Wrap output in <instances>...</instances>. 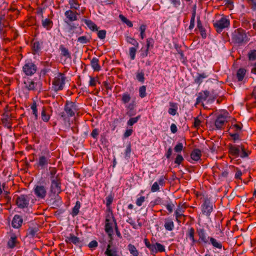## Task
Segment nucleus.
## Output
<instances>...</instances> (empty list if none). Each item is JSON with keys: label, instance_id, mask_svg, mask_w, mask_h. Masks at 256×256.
<instances>
[{"label": "nucleus", "instance_id": "1", "mask_svg": "<svg viewBox=\"0 0 256 256\" xmlns=\"http://www.w3.org/2000/svg\"><path fill=\"white\" fill-rule=\"evenodd\" d=\"M228 152L230 156L234 158L240 157L241 158H248L251 152L245 148L242 144H230L228 146Z\"/></svg>", "mask_w": 256, "mask_h": 256}, {"label": "nucleus", "instance_id": "2", "mask_svg": "<svg viewBox=\"0 0 256 256\" xmlns=\"http://www.w3.org/2000/svg\"><path fill=\"white\" fill-rule=\"evenodd\" d=\"M64 112L59 114L60 118L64 122H69V118L74 116L76 112H78V108L75 102L67 100L66 102Z\"/></svg>", "mask_w": 256, "mask_h": 256}, {"label": "nucleus", "instance_id": "3", "mask_svg": "<svg viewBox=\"0 0 256 256\" xmlns=\"http://www.w3.org/2000/svg\"><path fill=\"white\" fill-rule=\"evenodd\" d=\"M66 78L64 73L58 72L54 78L52 82V90L55 92L62 90L64 88Z\"/></svg>", "mask_w": 256, "mask_h": 256}, {"label": "nucleus", "instance_id": "4", "mask_svg": "<svg viewBox=\"0 0 256 256\" xmlns=\"http://www.w3.org/2000/svg\"><path fill=\"white\" fill-rule=\"evenodd\" d=\"M50 158L51 156L48 150L42 151L38 157L37 162L38 167L41 169L46 168L48 164H52Z\"/></svg>", "mask_w": 256, "mask_h": 256}, {"label": "nucleus", "instance_id": "5", "mask_svg": "<svg viewBox=\"0 0 256 256\" xmlns=\"http://www.w3.org/2000/svg\"><path fill=\"white\" fill-rule=\"evenodd\" d=\"M30 200L33 204L36 199L34 198L32 195L22 194L16 198V202L20 208H26L31 206V205H30Z\"/></svg>", "mask_w": 256, "mask_h": 256}, {"label": "nucleus", "instance_id": "6", "mask_svg": "<svg viewBox=\"0 0 256 256\" xmlns=\"http://www.w3.org/2000/svg\"><path fill=\"white\" fill-rule=\"evenodd\" d=\"M232 40L235 44H241L248 42V38L245 31L242 28H239L233 32Z\"/></svg>", "mask_w": 256, "mask_h": 256}, {"label": "nucleus", "instance_id": "7", "mask_svg": "<svg viewBox=\"0 0 256 256\" xmlns=\"http://www.w3.org/2000/svg\"><path fill=\"white\" fill-rule=\"evenodd\" d=\"M50 180V191L52 193L58 194L62 192L60 176L58 174L56 177H52Z\"/></svg>", "mask_w": 256, "mask_h": 256}, {"label": "nucleus", "instance_id": "8", "mask_svg": "<svg viewBox=\"0 0 256 256\" xmlns=\"http://www.w3.org/2000/svg\"><path fill=\"white\" fill-rule=\"evenodd\" d=\"M230 24V22L229 20L222 17L220 20L216 21L214 24V26L216 28L218 32H220L223 29L228 28Z\"/></svg>", "mask_w": 256, "mask_h": 256}, {"label": "nucleus", "instance_id": "9", "mask_svg": "<svg viewBox=\"0 0 256 256\" xmlns=\"http://www.w3.org/2000/svg\"><path fill=\"white\" fill-rule=\"evenodd\" d=\"M34 192L38 199H44L47 194L46 188L43 185H35Z\"/></svg>", "mask_w": 256, "mask_h": 256}, {"label": "nucleus", "instance_id": "10", "mask_svg": "<svg viewBox=\"0 0 256 256\" xmlns=\"http://www.w3.org/2000/svg\"><path fill=\"white\" fill-rule=\"evenodd\" d=\"M22 70L26 76H32L37 70L36 65L32 62H28L23 66Z\"/></svg>", "mask_w": 256, "mask_h": 256}, {"label": "nucleus", "instance_id": "11", "mask_svg": "<svg viewBox=\"0 0 256 256\" xmlns=\"http://www.w3.org/2000/svg\"><path fill=\"white\" fill-rule=\"evenodd\" d=\"M65 242L68 244H73L76 246L81 247L82 246V242L80 238L75 236L73 234H70L66 238Z\"/></svg>", "mask_w": 256, "mask_h": 256}, {"label": "nucleus", "instance_id": "12", "mask_svg": "<svg viewBox=\"0 0 256 256\" xmlns=\"http://www.w3.org/2000/svg\"><path fill=\"white\" fill-rule=\"evenodd\" d=\"M24 88L28 91H34L36 90L37 84L32 79L27 78L26 80L24 81Z\"/></svg>", "mask_w": 256, "mask_h": 256}, {"label": "nucleus", "instance_id": "13", "mask_svg": "<svg viewBox=\"0 0 256 256\" xmlns=\"http://www.w3.org/2000/svg\"><path fill=\"white\" fill-rule=\"evenodd\" d=\"M2 124L8 129H11L12 120L8 114H4L1 119Z\"/></svg>", "mask_w": 256, "mask_h": 256}, {"label": "nucleus", "instance_id": "14", "mask_svg": "<svg viewBox=\"0 0 256 256\" xmlns=\"http://www.w3.org/2000/svg\"><path fill=\"white\" fill-rule=\"evenodd\" d=\"M59 50L60 52V56L61 57H64L66 58H72L70 52L68 49L65 46L64 44H60V46Z\"/></svg>", "mask_w": 256, "mask_h": 256}, {"label": "nucleus", "instance_id": "15", "mask_svg": "<svg viewBox=\"0 0 256 256\" xmlns=\"http://www.w3.org/2000/svg\"><path fill=\"white\" fill-rule=\"evenodd\" d=\"M113 222L110 221V220L106 218V220L105 230L108 234L110 238H112V234L113 233Z\"/></svg>", "mask_w": 256, "mask_h": 256}, {"label": "nucleus", "instance_id": "16", "mask_svg": "<svg viewBox=\"0 0 256 256\" xmlns=\"http://www.w3.org/2000/svg\"><path fill=\"white\" fill-rule=\"evenodd\" d=\"M23 220L19 215H15L12 220V226L15 228H20L22 224Z\"/></svg>", "mask_w": 256, "mask_h": 256}, {"label": "nucleus", "instance_id": "17", "mask_svg": "<svg viewBox=\"0 0 256 256\" xmlns=\"http://www.w3.org/2000/svg\"><path fill=\"white\" fill-rule=\"evenodd\" d=\"M226 122V118L224 116L219 115L215 120V126L218 129H221Z\"/></svg>", "mask_w": 256, "mask_h": 256}, {"label": "nucleus", "instance_id": "18", "mask_svg": "<svg viewBox=\"0 0 256 256\" xmlns=\"http://www.w3.org/2000/svg\"><path fill=\"white\" fill-rule=\"evenodd\" d=\"M78 14L76 12H74L70 10H66L64 12L65 16L70 22L76 20H78L77 15Z\"/></svg>", "mask_w": 256, "mask_h": 256}, {"label": "nucleus", "instance_id": "19", "mask_svg": "<svg viewBox=\"0 0 256 256\" xmlns=\"http://www.w3.org/2000/svg\"><path fill=\"white\" fill-rule=\"evenodd\" d=\"M210 95V92L208 90H204L202 92H199L198 96L196 98V105H197L202 102V101L206 100Z\"/></svg>", "mask_w": 256, "mask_h": 256}, {"label": "nucleus", "instance_id": "20", "mask_svg": "<svg viewBox=\"0 0 256 256\" xmlns=\"http://www.w3.org/2000/svg\"><path fill=\"white\" fill-rule=\"evenodd\" d=\"M18 243L17 240V237L16 235L14 233H11L10 235V238L8 242V246L10 248H13Z\"/></svg>", "mask_w": 256, "mask_h": 256}, {"label": "nucleus", "instance_id": "21", "mask_svg": "<svg viewBox=\"0 0 256 256\" xmlns=\"http://www.w3.org/2000/svg\"><path fill=\"white\" fill-rule=\"evenodd\" d=\"M199 236L200 242H202L204 244L208 243V237H206L204 230L203 228H200L197 230Z\"/></svg>", "mask_w": 256, "mask_h": 256}, {"label": "nucleus", "instance_id": "22", "mask_svg": "<svg viewBox=\"0 0 256 256\" xmlns=\"http://www.w3.org/2000/svg\"><path fill=\"white\" fill-rule=\"evenodd\" d=\"M104 254L106 256H120L118 254V251L114 248H112L111 246L108 244L104 252Z\"/></svg>", "mask_w": 256, "mask_h": 256}, {"label": "nucleus", "instance_id": "23", "mask_svg": "<svg viewBox=\"0 0 256 256\" xmlns=\"http://www.w3.org/2000/svg\"><path fill=\"white\" fill-rule=\"evenodd\" d=\"M202 156L201 150L198 148L194 149L191 152L190 157L192 160L198 161Z\"/></svg>", "mask_w": 256, "mask_h": 256}, {"label": "nucleus", "instance_id": "24", "mask_svg": "<svg viewBox=\"0 0 256 256\" xmlns=\"http://www.w3.org/2000/svg\"><path fill=\"white\" fill-rule=\"evenodd\" d=\"M154 244V250L152 251L151 253L154 254L158 252H164L165 251V247L164 245L158 242H156Z\"/></svg>", "mask_w": 256, "mask_h": 256}, {"label": "nucleus", "instance_id": "25", "mask_svg": "<svg viewBox=\"0 0 256 256\" xmlns=\"http://www.w3.org/2000/svg\"><path fill=\"white\" fill-rule=\"evenodd\" d=\"M164 227L167 230H172L174 228V223L172 220L170 218L165 219Z\"/></svg>", "mask_w": 256, "mask_h": 256}, {"label": "nucleus", "instance_id": "26", "mask_svg": "<svg viewBox=\"0 0 256 256\" xmlns=\"http://www.w3.org/2000/svg\"><path fill=\"white\" fill-rule=\"evenodd\" d=\"M208 238H209L210 241V244H211L214 248L220 250L222 248V246L220 241L212 237H208Z\"/></svg>", "mask_w": 256, "mask_h": 256}, {"label": "nucleus", "instance_id": "27", "mask_svg": "<svg viewBox=\"0 0 256 256\" xmlns=\"http://www.w3.org/2000/svg\"><path fill=\"white\" fill-rule=\"evenodd\" d=\"M99 60L96 58H94L90 62L91 66L94 71L98 72L100 70V66L99 64Z\"/></svg>", "mask_w": 256, "mask_h": 256}, {"label": "nucleus", "instance_id": "28", "mask_svg": "<svg viewBox=\"0 0 256 256\" xmlns=\"http://www.w3.org/2000/svg\"><path fill=\"white\" fill-rule=\"evenodd\" d=\"M194 230L192 228H189L186 232V236L192 240L191 246H193L194 244L197 242L194 238Z\"/></svg>", "mask_w": 256, "mask_h": 256}, {"label": "nucleus", "instance_id": "29", "mask_svg": "<svg viewBox=\"0 0 256 256\" xmlns=\"http://www.w3.org/2000/svg\"><path fill=\"white\" fill-rule=\"evenodd\" d=\"M182 209H176L175 212V215L176 218V220L178 222L180 223L181 222L182 220H184V210H182Z\"/></svg>", "mask_w": 256, "mask_h": 256}, {"label": "nucleus", "instance_id": "30", "mask_svg": "<svg viewBox=\"0 0 256 256\" xmlns=\"http://www.w3.org/2000/svg\"><path fill=\"white\" fill-rule=\"evenodd\" d=\"M84 24L88 27L92 31H98V28L97 26L93 22L92 20H84Z\"/></svg>", "mask_w": 256, "mask_h": 256}, {"label": "nucleus", "instance_id": "31", "mask_svg": "<svg viewBox=\"0 0 256 256\" xmlns=\"http://www.w3.org/2000/svg\"><path fill=\"white\" fill-rule=\"evenodd\" d=\"M170 108H169V109H168V114L172 116L176 115V111H177V109H178L177 104L173 102H170Z\"/></svg>", "mask_w": 256, "mask_h": 256}, {"label": "nucleus", "instance_id": "32", "mask_svg": "<svg viewBox=\"0 0 256 256\" xmlns=\"http://www.w3.org/2000/svg\"><path fill=\"white\" fill-rule=\"evenodd\" d=\"M128 249L132 256H138L139 252L134 245L131 244H129L128 246Z\"/></svg>", "mask_w": 256, "mask_h": 256}, {"label": "nucleus", "instance_id": "33", "mask_svg": "<svg viewBox=\"0 0 256 256\" xmlns=\"http://www.w3.org/2000/svg\"><path fill=\"white\" fill-rule=\"evenodd\" d=\"M53 25L52 20L48 18H46L42 20V26L46 30H50Z\"/></svg>", "mask_w": 256, "mask_h": 256}, {"label": "nucleus", "instance_id": "34", "mask_svg": "<svg viewBox=\"0 0 256 256\" xmlns=\"http://www.w3.org/2000/svg\"><path fill=\"white\" fill-rule=\"evenodd\" d=\"M246 73V70L244 68H240L236 72V77L238 81H242Z\"/></svg>", "mask_w": 256, "mask_h": 256}, {"label": "nucleus", "instance_id": "35", "mask_svg": "<svg viewBox=\"0 0 256 256\" xmlns=\"http://www.w3.org/2000/svg\"><path fill=\"white\" fill-rule=\"evenodd\" d=\"M131 100V96L128 92L123 94L122 96V101L124 104L128 103Z\"/></svg>", "mask_w": 256, "mask_h": 256}, {"label": "nucleus", "instance_id": "36", "mask_svg": "<svg viewBox=\"0 0 256 256\" xmlns=\"http://www.w3.org/2000/svg\"><path fill=\"white\" fill-rule=\"evenodd\" d=\"M69 4L70 6L71 9H74L75 10H78L80 6V4H78V0H70Z\"/></svg>", "mask_w": 256, "mask_h": 256}, {"label": "nucleus", "instance_id": "37", "mask_svg": "<svg viewBox=\"0 0 256 256\" xmlns=\"http://www.w3.org/2000/svg\"><path fill=\"white\" fill-rule=\"evenodd\" d=\"M126 40L128 43L133 45L134 47L138 48L139 44L134 38L127 36L126 37Z\"/></svg>", "mask_w": 256, "mask_h": 256}, {"label": "nucleus", "instance_id": "38", "mask_svg": "<svg viewBox=\"0 0 256 256\" xmlns=\"http://www.w3.org/2000/svg\"><path fill=\"white\" fill-rule=\"evenodd\" d=\"M42 120L45 122H48L50 118V116L46 112V108L44 107H43L42 111Z\"/></svg>", "mask_w": 256, "mask_h": 256}, {"label": "nucleus", "instance_id": "39", "mask_svg": "<svg viewBox=\"0 0 256 256\" xmlns=\"http://www.w3.org/2000/svg\"><path fill=\"white\" fill-rule=\"evenodd\" d=\"M119 18L120 19V20L125 23L129 27H132L133 26V24L131 21L128 20L122 14H120Z\"/></svg>", "mask_w": 256, "mask_h": 256}, {"label": "nucleus", "instance_id": "40", "mask_svg": "<svg viewBox=\"0 0 256 256\" xmlns=\"http://www.w3.org/2000/svg\"><path fill=\"white\" fill-rule=\"evenodd\" d=\"M30 108L32 110V113L34 116L35 120L38 119V110L37 105L35 102H34L30 106Z\"/></svg>", "mask_w": 256, "mask_h": 256}, {"label": "nucleus", "instance_id": "41", "mask_svg": "<svg viewBox=\"0 0 256 256\" xmlns=\"http://www.w3.org/2000/svg\"><path fill=\"white\" fill-rule=\"evenodd\" d=\"M62 204V201L60 197L57 194L54 198V201L52 202V204L56 206H60Z\"/></svg>", "mask_w": 256, "mask_h": 256}, {"label": "nucleus", "instance_id": "42", "mask_svg": "<svg viewBox=\"0 0 256 256\" xmlns=\"http://www.w3.org/2000/svg\"><path fill=\"white\" fill-rule=\"evenodd\" d=\"M229 135L232 137L234 143H236L237 140H240V136L237 132L234 133L229 132Z\"/></svg>", "mask_w": 256, "mask_h": 256}, {"label": "nucleus", "instance_id": "43", "mask_svg": "<svg viewBox=\"0 0 256 256\" xmlns=\"http://www.w3.org/2000/svg\"><path fill=\"white\" fill-rule=\"evenodd\" d=\"M140 118V115H138L137 116L134 117V118H131L128 121V122H127L128 125L130 126H132L135 123L137 122L138 120Z\"/></svg>", "mask_w": 256, "mask_h": 256}, {"label": "nucleus", "instance_id": "44", "mask_svg": "<svg viewBox=\"0 0 256 256\" xmlns=\"http://www.w3.org/2000/svg\"><path fill=\"white\" fill-rule=\"evenodd\" d=\"M139 96L141 98H144L146 96V86H142L139 88Z\"/></svg>", "mask_w": 256, "mask_h": 256}, {"label": "nucleus", "instance_id": "45", "mask_svg": "<svg viewBox=\"0 0 256 256\" xmlns=\"http://www.w3.org/2000/svg\"><path fill=\"white\" fill-rule=\"evenodd\" d=\"M40 46L38 42H35L33 43L32 49L34 51V54H35L38 52L40 50Z\"/></svg>", "mask_w": 256, "mask_h": 256}, {"label": "nucleus", "instance_id": "46", "mask_svg": "<svg viewBox=\"0 0 256 256\" xmlns=\"http://www.w3.org/2000/svg\"><path fill=\"white\" fill-rule=\"evenodd\" d=\"M114 194H110L109 195H108L106 198V206L108 208L110 205L112 204L113 200H114Z\"/></svg>", "mask_w": 256, "mask_h": 256}, {"label": "nucleus", "instance_id": "47", "mask_svg": "<svg viewBox=\"0 0 256 256\" xmlns=\"http://www.w3.org/2000/svg\"><path fill=\"white\" fill-rule=\"evenodd\" d=\"M138 48H136L134 46L130 48L129 54L130 56L131 60H133L135 58L136 53Z\"/></svg>", "mask_w": 256, "mask_h": 256}, {"label": "nucleus", "instance_id": "48", "mask_svg": "<svg viewBox=\"0 0 256 256\" xmlns=\"http://www.w3.org/2000/svg\"><path fill=\"white\" fill-rule=\"evenodd\" d=\"M90 42V40L86 36H81L78 38V42L82 44H87Z\"/></svg>", "mask_w": 256, "mask_h": 256}, {"label": "nucleus", "instance_id": "49", "mask_svg": "<svg viewBox=\"0 0 256 256\" xmlns=\"http://www.w3.org/2000/svg\"><path fill=\"white\" fill-rule=\"evenodd\" d=\"M136 79L141 82H144V72L142 71L138 72L136 74Z\"/></svg>", "mask_w": 256, "mask_h": 256}, {"label": "nucleus", "instance_id": "50", "mask_svg": "<svg viewBox=\"0 0 256 256\" xmlns=\"http://www.w3.org/2000/svg\"><path fill=\"white\" fill-rule=\"evenodd\" d=\"M248 57L250 60H256V50H250L248 54Z\"/></svg>", "mask_w": 256, "mask_h": 256}, {"label": "nucleus", "instance_id": "51", "mask_svg": "<svg viewBox=\"0 0 256 256\" xmlns=\"http://www.w3.org/2000/svg\"><path fill=\"white\" fill-rule=\"evenodd\" d=\"M162 204V200L160 198H157L154 201L150 202V206L154 207L156 206L161 204Z\"/></svg>", "mask_w": 256, "mask_h": 256}, {"label": "nucleus", "instance_id": "52", "mask_svg": "<svg viewBox=\"0 0 256 256\" xmlns=\"http://www.w3.org/2000/svg\"><path fill=\"white\" fill-rule=\"evenodd\" d=\"M144 244L146 248H148L150 252L152 251H154V244H151L150 242L148 241V240L147 238H145L144 240Z\"/></svg>", "mask_w": 256, "mask_h": 256}, {"label": "nucleus", "instance_id": "53", "mask_svg": "<svg viewBox=\"0 0 256 256\" xmlns=\"http://www.w3.org/2000/svg\"><path fill=\"white\" fill-rule=\"evenodd\" d=\"M247 2L250 6L251 9L255 11L256 10V0H246Z\"/></svg>", "mask_w": 256, "mask_h": 256}, {"label": "nucleus", "instance_id": "54", "mask_svg": "<svg viewBox=\"0 0 256 256\" xmlns=\"http://www.w3.org/2000/svg\"><path fill=\"white\" fill-rule=\"evenodd\" d=\"M146 30V25L145 24H142L140 26V38L142 39H143L145 36V31Z\"/></svg>", "mask_w": 256, "mask_h": 256}, {"label": "nucleus", "instance_id": "55", "mask_svg": "<svg viewBox=\"0 0 256 256\" xmlns=\"http://www.w3.org/2000/svg\"><path fill=\"white\" fill-rule=\"evenodd\" d=\"M184 160L181 154H178L174 160V163L180 165Z\"/></svg>", "mask_w": 256, "mask_h": 256}, {"label": "nucleus", "instance_id": "56", "mask_svg": "<svg viewBox=\"0 0 256 256\" xmlns=\"http://www.w3.org/2000/svg\"><path fill=\"white\" fill-rule=\"evenodd\" d=\"M159 190L160 186L158 185V182H154L152 186L151 192H154L159 191Z\"/></svg>", "mask_w": 256, "mask_h": 256}, {"label": "nucleus", "instance_id": "57", "mask_svg": "<svg viewBox=\"0 0 256 256\" xmlns=\"http://www.w3.org/2000/svg\"><path fill=\"white\" fill-rule=\"evenodd\" d=\"M183 149V145L182 143H178L174 148V150L176 152H181Z\"/></svg>", "mask_w": 256, "mask_h": 256}, {"label": "nucleus", "instance_id": "58", "mask_svg": "<svg viewBox=\"0 0 256 256\" xmlns=\"http://www.w3.org/2000/svg\"><path fill=\"white\" fill-rule=\"evenodd\" d=\"M154 40L150 38L146 39V48L149 50V48L150 46H153Z\"/></svg>", "mask_w": 256, "mask_h": 256}, {"label": "nucleus", "instance_id": "59", "mask_svg": "<svg viewBox=\"0 0 256 256\" xmlns=\"http://www.w3.org/2000/svg\"><path fill=\"white\" fill-rule=\"evenodd\" d=\"M106 36V30H101L98 32V36L100 39H104Z\"/></svg>", "mask_w": 256, "mask_h": 256}, {"label": "nucleus", "instance_id": "60", "mask_svg": "<svg viewBox=\"0 0 256 256\" xmlns=\"http://www.w3.org/2000/svg\"><path fill=\"white\" fill-rule=\"evenodd\" d=\"M203 206L204 208H212V205L210 202V200L208 199H204V202L203 204Z\"/></svg>", "mask_w": 256, "mask_h": 256}, {"label": "nucleus", "instance_id": "61", "mask_svg": "<svg viewBox=\"0 0 256 256\" xmlns=\"http://www.w3.org/2000/svg\"><path fill=\"white\" fill-rule=\"evenodd\" d=\"M201 121L198 118V117L194 118V122L193 126L196 128H198L200 125Z\"/></svg>", "mask_w": 256, "mask_h": 256}, {"label": "nucleus", "instance_id": "62", "mask_svg": "<svg viewBox=\"0 0 256 256\" xmlns=\"http://www.w3.org/2000/svg\"><path fill=\"white\" fill-rule=\"evenodd\" d=\"M145 197L144 196H141L140 197L138 198L136 201V204L138 206H141L142 204V203L144 201Z\"/></svg>", "mask_w": 256, "mask_h": 256}, {"label": "nucleus", "instance_id": "63", "mask_svg": "<svg viewBox=\"0 0 256 256\" xmlns=\"http://www.w3.org/2000/svg\"><path fill=\"white\" fill-rule=\"evenodd\" d=\"M50 180H52V177H56V170L54 168H50Z\"/></svg>", "mask_w": 256, "mask_h": 256}, {"label": "nucleus", "instance_id": "64", "mask_svg": "<svg viewBox=\"0 0 256 256\" xmlns=\"http://www.w3.org/2000/svg\"><path fill=\"white\" fill-rule=\"evenodd\" d=\"M38 230L36 228H30L28 230V234L32 236H34L36 234Z\"/></svg>", "mask_w": 256, "mask_h": 256}]
</instances>
